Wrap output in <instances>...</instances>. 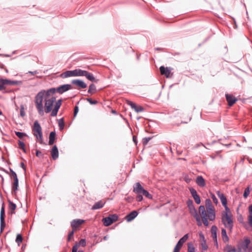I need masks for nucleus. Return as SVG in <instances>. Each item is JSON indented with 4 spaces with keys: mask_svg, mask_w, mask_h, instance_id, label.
<instances>
[{
    "mask_svg": "<svg viewBox=\"0 0 252 252\" xmlns=\"http://www.w3.org/2000/svg\"><path fill=\"white\" fill-rule=\"evenodd\" d=\"M248 221H249V225L250 227H251L252 228L250 229L249 226L247 224H245L244 225V227L246 228V229H247V230L252 231V214H250V215L248 216Z\"/></svg>",
    "mask_w": 252,
    "mask_h": 252,
    "instance_id": "f704fd0d",
    "label": "nucleus"
},
{
    "mask_svg": "<svg viewBox=\"0 0 252 252\" xmlns=\"http://www.w3.org/2000/svg\"><path fill=\"white\" fill-rule=\"evenodd\" d=\"M245 158H241L240 159V160L236 163V164H239L243 163L244 161Z\"/></svg>",
    "mask_w": 252,
    "mask_h": 252,
    "instance_id": "69168bd1",
    "label": "nucleus"
},
{
    "mask_svg": "<svg viewBox=\"0 0 252 252\" xmlns=\"http://www.w3.org/2000/svg\"><path fill=\"white\" fill-rule=\"evenodd\" d=\"M225 98L229 106H232L237 101V98L232 94H225Z\"/></svg>",
    "mask_w": 252,
    "mask_h": 252,
    "instance_id": "2eb2a0df",
    "label": "nucleus"
},
{
    "mask_svg": "<svg viewBox=\"0 0 252 252\" xmlns=\"http://www.w3.org/2000/svg\"><path fill=\"white\" fill-rule=\"evenodd\" d=\"M142 195L145 196L148 199H153V195L150 194L147 190L145 189L143 192L142 193Z\"/></svg>",
    "mask_w": 252,
    "mask_h": 252,
    "instance_id": "58836bf2",
    "label": "nucleus"
},
{
    "mask_svg": "<svg viewBox=\"0 0 252 252\" xmlns=\"http://www.w3.org/2000/svg\"><path fill=\"white\" fill-rule=\"evenodd\" d=\"M23 241V237L21 234H17V243L18 245L19 246L20 243H22Z\"/></svg>",
    "mask_w": 252,
    "mask_h": 252,
    "instance_id": "a18cd8bd",
    "label": "nucleus"
},
{
    "mask_svg": "<svg viewBox=\"0 0 252 252\" xmlns=\"http://www.w3.org/2000/svg\"><path fill=\"white\" fill-rule=\"evenodd\" d=\"M224 252H241V248L236 249L235 247H232L231 245L227 244L223 249Z\"/></svg>",
    "mask_w": 252,
    "mask_h": 252,
    "instance_id": "4be33fe9",
    "label": "nucleus"
},
{
    "mask_svg": "<svg viewBox=\"0 0 252 252\" xmlns=\"http://www.w3.org/2000/svg\"><path fill=\"white\" fill-rule=\"evenodd\" d=\"M127 104L130 106V107L137 113L144 111L143 107L141 106H137L135 103L130 100H127Z\"/></svg>",
    "mask_w": 252,
    "mask_h": 252,
    "instance_id": "f3484780",
    "label": "nucleus"
},
{
    "mask_svg": "<svg viewBox=\"0 0 252 252\" xmlns=\"http://www.w3.org/2000/svg\"><path fill=\"white\" fill-rule=\"evenodd\" d=\"M152 139L151 137H145L143 139V144L144 145H146L148 144L149 141Z\"/></svg>",
    "mask_w": 252,
    "mask_h": 252,
    "instance_id": "8fccbe9b",
    "label": "nucleus"
},
{
    "mask_svg": "<svg viewBox=\"0 0 252 252\" xmlns=\"http://www.w3.org/2000/svg\"><path fill=\"white\" fill-rule=\"evenodd\" d=\"M56 100V97L52 96L50 98H45V112L49 113L52 109L53 104Z\"/></svg>",
    "mask_w": 252,
    "mask_h": 252,
    "instance_id": "39448f33",
    "label": "nucleus"
},
{
    "mask_svg": "<svg viewBox=\"0 0 252 252\" xmlns=\"http://www.w3.org/2000/svg\"><path fill=\"white\" fill-rule=\"evenodd\" d=\"M221 235L222 237V239L224 243L227 242L229 241V237L227 235L226 231L224 228H222L221 230Z\"/></svg>",
    "mask_w": 252,
    "mask_h": 252,
    "instance_id": "473e14b6",
    "label": "nucleus"
},
{
    "mask_svg": "<svg viewBox=\"0 0 252 252\" xmlns=\"http://www.w3.org/2000/svg\"><path fill=\"white\" fill-rule=\"evenodd\" d=\"M74 233V230H72L71 231L69 232V233L68 234L67 237V241L69 242L71 240V238L73 236Z\"/></svg>",
    "mask_w": 252,
    "mask_h": 252,
    "instance_id": "603ef678",
    "label": "nucleus"
},
{
    "mask_svg": "<svg viewBox=\"0 0 252 252\" xmlns=\"http://www.w3.org/2000/svg\"><path fill=\"white\" fill-rule=\"evenodd\" d=\"M49 139V145H52L54 143L56 139V132L55 131H51L50 133Z\"/></svg>",
    "mask_w": 252,
    "mask_h": 252,
    "instance_id": "c756f323",
    "label": "nucleus"
},
{
    "mask_svg": "<svg viewBox=\"0 0 252 252\" xmlns=\"http://www.w3.org/2000/svg\"><path fill=\"white\" fill-rule=\"evenodd\" d=\"M138 215L137 211L134 210L128 214L126 217L125 219L127 222H130L133 220Z\"/></svg>",
    "mask_w": 252,
    "mask_h": 252,
    "instance_id": "aec40b11",
    "label": "nucleus"
},
{
    "mask_svg": "<svg viewBox=\"0 0 252 252\" xmlns=\"http://www.w3.org/2000/svg\"><path fill=\"white\" fill-rule=\"evenodd\" d=\"M202 249L204 251L208 249V246L206 245V241L204 240V243L201 244Z\"/></svg>",
    "mask_w": 252,
    "mask_h": 252,
    "instance_id": "052dcab7",
    "label": "nucleus"
},
{
    "mask_svg": "<svg viewBox=\"0 0 252 252\" xmlns=\"http://www.w3.org/2000/svg\"><path fill=\"white\" fill-rule=\"evenodd\" d=\"M217 194L218 197L220 198L222 205H226V204H227V201L226 197L225 196V195L222 193H221L219 191L217 192Z\"/></svg>",
    "mask_w": 252,
    "mask_h": 252,
    "instance_id": "bb28decb",
    "label": "nucleus"
},
{
    "mask_svg": "<svg viewBox=\"0 0 252 252\" xmlns=\"http://www.w3.org/2000/svg\"><path fill=\"white\" fill-rule=\"evenodd\" d=\"M248 209L249 213L252 214V204L249 206Z\"/></svg>",
    "mask_w": 252,
    "mask_h": 252,
    "instance_id": "774afa93",
    "label": "nucleus"
},
{
    "mask_svg": "<svg viewBox=\"0 0 252 252\" xmlns=\"http://www.w3.org/2000/svg\"><path fill=\"white\" fill-rule=\"evenodd\" d=\"M196 183L201 188L204 187L206 186L205 180L202 176H198L196 177Z\"/></svg>",
    "mask_w": 252,
    "mask_h": 252,
    "instance_id": "b1692460",
    "label": "nucleus"
},
{
    "mask_svg": "<svg viewBox=\"0 0 252 252\" xmlns=\"http://www.w3.org/2000/svg\"><path fill=\"white\" fill-rule=\"evenodd\" d=\"M238 220L239 221V222L240 223H244L243 218L242 216H241L238 219Z\"/></svg>",
    "mask_w": 252,
    "mask_h": 252,
    "instance_id": "338daca9",
    "label": "nucleus"
},
{
    "mask_svg": "<svg viewBox=\"0 0 252 252\" xmlns=\"http://www.w3.org/2000/svg\"><path fill=\"white\" fill-rule=\"evenodd\" d=\"M62 99H60L56 102L54 108L51 113V117H55L57 115L59 110L62 105Z\"/></svg>",
    "mask_w": 252,
    "mask_h": 252,
    "instance_id": "4468645a",
    "label": "nucleus"
},
{
    "mask_svg": "<svg viewBox=\"0 0 252 252\" xmlns=\"http://www.w3.org/2000/svg\"><path fill=\"white\" fill-rule=\"evenodd\" d=\"M211 197L213 199V202L217 204L218 202V200L216 196L215 195V194L212 193L211 194Z\"/></svg>",
    "mask_w": 252,
    "mask_h": 252,
    "instance_id": "bf43d9fd",
    "label": "nucleus"
},
{
    "mask_svg": "<svg viewBox=\"0 0 252 252\" xmlns=\"http://www.w3.org/2000/svg\"><path fill=\"white\" fill-rule=\"evenodd\" d=\"M96 92V89L95 85L93 83L91 84L89 86V88L88 91V93L90 94H95Z\"/></svg>",
    "mask_w": 252,
    "mask_h": 252,
    "instance_id": "c9c22d12",
    "label": "nucleus"
},
{
    "mask_svg": "<svg viewBox=\"0 0 252 252\" xmlns=\"http://www.w3.org/2000/svg\"><path fill=\"white\" fill-rule=\"evenodd\" d=\"M77 244H78V245L79 246V247L80 246H81L82 247H85L86 245V240L85 239H81L79 243H76Z\"/></svg>",
    "mask_w": 252,
    "mask_h": 252,
    "instance_id": "c03bdc74",
    "label": "nucleus"
},
{
    "mask_svg": "<svg viewBox=\"0 0 252 252\" xmlns=\"http://www.w3.org/2000/svg\"><path fill=\"white\" fill-rule=\"evenodd\" d=\"M0 220V230H1V232H2V231L3 230V229H4V228L5 227V220L3 219V220Z\"/></svg>",
    "mask_w": 252,
    "mask_h": 252,
    "instance_id": "5fc2aeb1",
    "label": "nucleus"
},
{
    "mask_svg": "<svg viewBox=\"0 0 252 252\" xmlns=\"http://www.w3.org/2000/svg\"><path fill=\"white\" fill-rule=\"evenodd\" d=\"M224 208H225V212H227L229 214H230V209H229V208L228 207L227 205V204H226V205H222Z\"/></svg>",
    "mask_w": 252,
    "mask_h": 252,
    "instance_id": "0e129e2a",
    "label": "nucleus"
},
{
    "mask_svg": "<svg viewBox=\"0 0 252 252\" xmlns=\"http://www.w3.org/2000/svg\"><path fill=\"white\" fill-rule=\"evenodd\" d=\"M189 191L191 194V196L193 198L195 203L197 204H199L201 203V199L199 195L197 194L196 190L193 188H190L189 189Z\"/></svg>",
    "mask_w": 252,
    "mask_h": 252,
    "instance_id": "f8f14e48",
    "label": "nucleus"
},
{
    "mask_svg": "<svg viewBox=\"0 0 252 252\" xmlns=\"http://www.w3.org/2000/svg\"><path fill=\"white\" fill-rule=\"evenodd\" d=\"M188 252H195V248L191 243H188Z\"/></svg>",
    "mask_w": 252,
    "mask_h": 252,
    "instance_id": "4c0bfd02",
    "label": "nucleus"
},
{
    "mask_svg": "<svg viewBox=\"0 0 252 252\" xmlns=\"http://www.w3.org/2000/svg\"><path fill=\"white\" fill-rule=\"evenodd\" d=\"M250 239L246 237L241 243L240 247H239V248H241V250L243 249L244 252H252V246H250Z\"/></svg>",
    "mask_w": 252,
    "mask_h": 252,
    "instance_id": "423d86ee",
    "label": "nucleus"
},
{
    "mask_svg": "<svg viewBox=\"0 0 252 252\" xmlns=\"http://www.w3.org/2000/svg\"><path fill=\"white\" fill-rule=\"evenodd\" d=\"M72 88V86L70 84H63L57 88H55L56 92L62 94L63 93L67 92Z\"/></svg>",
    "mask_w": 252,
    "mask_h": 252,
    "instance_id": "1a4fd4ad",
    "label": "nucleus"
},
{
    "mask_svg": "<svg viewBox=\"0 0 252 252\" xmlns=\"http://www.w3.org/2000/svg\"><path fill=\"white\" fill-rule=\"evenodd\" d=\"M105 204V202L102 200L99 201L94 204L92 206V210H97L102 208Z\"/></svg>",
    "mask_w": 252,
    "mask_h": 252,
    "instance_id": "c85d7f7f",
    "label": "nucleus"
},
{
    "mask_svg": "<svg viewBox=\"0 0 252 252\" xmlns=\"http://www.w3.org/2000/svg\"><path fill=\"white\" fill-rule=\"evenodd\" d=\"M32 130L33 132V135L36 139H38V137L37 136V134L42 133V128L38 121L36 120L34 122Z\"/></svg>",
    "mask_w": 252,
    "mask_h": 252,
    "instance_id": "6e6552de",
    "label": "nucleus"
},
{
    "mask_svg": "<svg viewBox=\"0 0 252 252\" xmlns=\"http://www.w3.org/2000/svg\"><path fill=\"white\" fill-rule=\"evenodd\" d=\"M217 230L218 228L216 225H213L211 227V231L212 233V236L213 240L216 242L217 244Z\"/></svg>",
    "mask_w": 252,
    "mask_h": 252,
    "instance_id": "a878e982",
    "label": "nucleus"
},
{
    "mask_svg": "<svg viewBox=\"0 0 252 252\" xmlns=\"http://www.w3.org/2000/svg\"><path fill=\"white\" fill-rule=\"evenodd\" d=\"M59 126L61 130H63L64 127V123L63 118H61L59 121Z\"/></svg>",
    "mask_w": 252,
    "mask_h": 252,
    "instance_id": "ea45409f",
    "label": "nucleus"
},
{
    "mask_svg": "<svg viewBox=\"0 0 252 252\" xmlns=\"http://www.w3.org/2000/svg\"><path fill=\"white\" fill-rule=\"evenodd\" d=\"M23 85V86L25 87V82L23 81H17V86H20V85Z\"/></svg>",
    "mask_w": 252,
    "mask_h": 252,
    "instance_id": "e2e57ef3",
    "label": "nucleus"
},
{
    "mask_svg": "<svg viewBox=\"0 0 252 252\" xmlns=\"http://www.w3.org/2000/svg\"><path fill=\"white\" fill-rule=\"evenodd\" d=\"M85 220L81 219H75L73 220L71 222V226L73 230H75L80 225L84 223Z\"/></svg>",
    "mask_w": 252,
    "mask_h": 252,
    "instance_id": "a211bd4d",
    "label": "nucleus"
},
{
    "mask_svg": "<svg viewBox=\"0 0 252 252\" xmlns=\"http://www.w3.org/2000/svg\"><path fill=\"white\" fill-rule=\"evenodd\" d=\"M172 68L171 67H164V66H161L159 67V71L161 75H164L166 78H170L171 77Z\"/></svg>",
    "mask_w": 252,
    "mask_h": 252,
    "instance_id": "9d476101",
    "label": "nucleus"
},
{
    "mask_svg": "<svg viewBox=\"0 0 252 252\" xmlns=\"http://www.w3.org/2000/svg\"><path fill=\"white\" fill-rule=\"evenodd\" d=\"M205 206L207 211L215 210V208L212 204V201L209 198H207L205 200Z\"/></svg>",
    "mask_w": 252,
    "mask_h": 252,
    "instance_id": "cd10ccee",
    "label": "nucleus"
},
{
    "mask_svg": "<svg viewBox=\"0 0 252 252\" xmlns=\"http://www.w3.org/2000/svg\"><path fill=\"white\" fill-rule=\"evenodd\" d=\"M91 104H96L98 103L97 100H93L91 98H86V99Z\"/></svg>",
    "mask_w": 252,
    "mask_h": 252,
    "instance_id": "3c124183",
    "label": "nucleus"
},
{
    "mask_svg": "<svg viewBox=\"0 0 252 252\" xmlns=\"http://www.w3.org/2000/svg\"><path fill=\"white\" fill-rule=\"evenodd\" d=\"M16 85V81H11L7 79H0V87L1 90L5 88L6 85Z\"/></svg>",
    "mask_w": 252,
    "mask_h": 252,
    "instance_id": "ddd939ff",
    "label": "nucleus"
},
{
    "mask_svg": "<svg viewBox=\"0 0 252 252\" xmlns=\"http://www.w3.org/2000/svg\"><path fill=\"white\" fill-rule=\"evenodd\" d=\"M5 219V210L4 204H2V207L0 210V220Z\"/></svg>",
    "mask_w": 252,
    "mask_h": 252,
    "instance_id": "e433bc0d",
    "label": "nucleus"
},
{
    "mask_svg": "<svg viewBox=\"0 0 252 252\" xmlns=\"http://www.w3.org/2000/svg\"><path fill=\"white\" fill-rule=\"evenodd\" d=\"M199 213L202 217H207V211L203 205H200L199 207Z\"/></svg>",
    "mask_w": 252,
    "mask_h": 252,
    "instance_id": "72a5a7b5",
    "label": "nucleus"
},
{
    "mask_svg": "<svg viewBox=\"0 0 252 252\" xmlns=\"http://www.w3.org/2000/svg\"><path fill=\"white\" fill-rule=\"evenodd\" d=\"M187 204L189 209V213L192 216H194L198 214L197 210L194 207L193 201L191 199H188L187 201Z\"/></svg>",
    "mask_w": 252,
    "mask_h": 252,
    "instance_id": "9b49d317",
    "label": "nucleus"
},
{
    "mask_svg": "<svg viewBox=\"0 0 252 252\" xmlns=\"http://www.w3.org/2000/svg\"><path fill=\"white\" fill-rule=\"evenodd\" d=\"M18 145H19V148L22 149L23 150V151L26 153V149H25V143L21 141V140H19L18 141Z\"/></svg>",
    "mask_w": 252,
    "mask_h": 252,
    "instance_id": "37998d69",
    "label": "nucleus"
},
{
    "mask_svg": "<svg viewBox=\"0 0 252 252\" xmlns=\"http://www.w3.org/2000/svg\"><path fill=\"white\" fill-rule=\"evenodd\" d=\"M79 111V107L76 105L74 107V117H76V116L77 115L78 112Z\"/></svg>",
    "mask_w": 252,
    "mask_h": 252,
    "instance_id": "680f3d73",
    "label": "nucleus"
},
{
    "mask_svg": "<svg viewBox=\"0 0 252 252\" xmlns=\"http://www.w3.org/2000/svg\"><path fill=\"white\" fill-rule=\"evenodd\" d=\"M202 219L204 225L206 226H207L209 225L207 217H202Z\"/></svg>",
    "mask_w": 252,
    "mask_h": 252,
    "instance_id": "864d4df0",
    "label": "nucleus"
},
{
    "mask_svg": "<svg viewBox=\"0 0 252 252\" xmlns=\"http://www.w3.org/2000/svg\"><path fill=\"white\" fill-rule=\"evenodd\" d=\"M78 247H79V246L76 243L72 247V252H78L77 250H78Z\"/></svg>",
    "mask_w": 252,
    "mask_h": 252,
    "instance_id": "13d9d810",
    "label": "nucleus"
},
{
    "mask_svg": "<svg viewBox=\"0 0 252 252\" xmlns=\"http://www.w3.org/2000/svg\"><path fill=\"white\" fill-rule=\"evenodd\" d=\"M189 238V234H185L183 237H182L178 242L176 245L175 246L173 252H179L181 248L182 247L184 243L188 240Z\"/></svg>",
    "mask_w": 252,
    "mask_h": 252,
    "instance_id": "0eeeda50",
    "label": "nucleus"
},
{
    "mask_svg": "<svg viewBox=\"0 0 252 252\" xmlns=\"http://www.w3.org/2000/svg\"><path fill=\"white\" fill-rule=\"evenodd\" d=\"M83 70L81 69H76L73 70H67L62 73L60 76L62 78H66L71 76H82Z\"/></svg>",
    "mask_w": 252,
    "mask_h": 252,
    "instance_id": "7ed1b4c3",
    "label": "nucleus"
},
{
    "mask_svg": "<svg viewBox=\"0 0 252 252\" xmlns=\"http://www.w3.org/2000/svg\"><path fill=\"white\" fill-rule=\"evenodd\" d=\"M37 136L38 137V138L37 139L38 140V141L40 143V144H44V143H43V134H42V133H39V134H37Z\"/></svg>",
    "mask_w": 252,
    "mask_h": 252,
    "instance_id": "09e8293b",
    "label": "nucleus"
},
{
    "mask_svg": "<svg viewBox=\"0 0 252 252\" xmlns=\"http://www.w3.org/2000/svg\"><path fill=\"white\" fill-rule=\"evenodd\" d=\"M193 217L195 219V220L197 221V225L199 226H201L202 222L201 221L200 218L198 214H197V215L194 216Z\"/></svg>",
    "mask_w": 252,
    "mask_h": 252,
    "instance_id": "49530a36",
    "label": "nucleus"
},
{
    "mask_svg": "<svg viewBox=\"0 0 252 252\" xmlns=\"http://www.w3.org/2000/svg\"><path fill=\"white\" fill-rule=\"evenodd\" d=\"M56 93L55 88H50L47 91L42 90L38 92L35 96V104L38 114L40 116L44 115V107L43 105V98H48L51 94Z\"/></svg>",
    "mask_w": 252,
    "mask_h": 252,
    "instance_id": "f257e3e1",
    "label": "nucleus"
},
{
    "mask_svg": "<svg viewBox=\"0 0 252 252\" xmlns=\"http://www.w3.org/2000/svg\"><path fill=\"white\" fill-rule=\"evenodd\" d=\"M27 135L25 132H22L19 131H17V136L19 138L22 139L25 136H27Z\"/></svg>",
    "mask_w": 252,
    "mask_h": 252,
    "instance_id": "de8ad7c7",
    "label": "nucleus"
},
{
    "mask_svg": "<svg viewBox=\"0 0 252 252\" xmlns=\"http://www.w3.org/2000/svg\"><path fill=\"white\" fill-rule=\"evenodd\" d=\"M8 209L9 211V213L12 215L15 213V210L16 209V204L13 203L10 200H8Z\"/></svg>",
    "mask_w": 252,
    "mask_h": 252,
    "instance_id": "2f4dec72",
    "label": "nucleus"
},
{
    "mask_svg": "<svg viewBox=\"0 0 252 252\" xmlns=\"http://www.w3.org/2000/svg\"><path fill=\"white\" fill-rule=\"evenodd\" d=\"M10 171L12 173V175L13 179L11 192L14 195H16V172L11 169H10Z\"/></svg>",
    "mask_w": 252,
    "mask_h": 252,
    "instance_id": "5701e85b",
    "label": "nucleus"
},
{
    "mask_svg": "<svg viewBox=\"0 0 252 252\" xmlns=\"http://www.w3.org/2000/svg\"><path fill=\"white\" fill-rule=\"evenodd\" d=\"M137 195L136 198V201L140 202L143 200V196L142 194H137Z\"/></svg>",
    "mask_w": 252,
    "mask_h": 252,
    "instance_id": "4d7b16f0",
    "label": "nucleus"
},
{
    "mask_svg": "<svg viewBox=\"0 0 252 252\" xmlns=\"http://www.w3.org/2000/svg\"><path fill=\"white\" fill-rule=\"evenodd\" d=\"M35 155L37 157L39 158H43V155H42L41 154V152L38 150H36Z\"/></svg>",
    "mask_w": 252,
    "mask_h": 252,
    "instance_id": "6e6d98bb",
    "label": "nucleus"
},
{
    "mask_svg": "<svg viewBox=\"0 0 252 252\" xmlns=\"http://www.w3.org/2000/svg\"><path fill=\"white\" fill-rule=\"evenodd\" d=\"M51 156L54 160L57 159L59 157V151L56 145H54L51 150Z\"/></svg>",
    "mask_w": 252,
    "mask_h": 252,
    "instance_id": "393cba45",
    "label": "nucleus"
},
{
    "mask_svg": "<svg viewBox=\"0 0 252 252\" xmlns=\"http://www.w3.org/2000/svg\"><path fill=\"white\" fill-rule=\"evenodd\" d=\"M250 187L248 186V187H247L245 190H244V193H243V197L245 198H246L248 197V196L250 194Z\"/></svg>",
    "mask_w": 252,
    "mask_h": 252,
    "instance_id": "a19ab883",
    "label": "nucleus"
},
{
    "mask_svg": "<svg viewBox=\"0 0 252 252\" xmlns=\"http://www.w3.org/2000/svg\"><path fill=\"white\" fill-rule=\"evenodd\" d=\"M118 219L119 216L118 215L116 214H111L109 215L108 217L103 218L102 222L104 226H109L113 222L117 221Z\"/></svg>",
    "mask_w": 252,
    "mask_h": 252,
    "instance_id": "20e7f679",
    "label": "nucleus"
},
{
    "mask_svg": "<svg viewBox=\"0 0 252 252\" xmlns=\"http://www.w3.org/2000/svg\"><path fill=\"white\" fill-rule=\"evenodd\" d=\"M208 214L207 217L208 219L211 221H213L216 218L215 210H212L211 211H207Z\"/></svg>",
    "mask_w": 252,
    "mask_h": 252,
    "instance_id": "7c9ffc66",
    "label": "nucleus"
},
{
    "mask_svg": "<svg viewBox=\"0 0 252 252\" xmlns=\"http://www.w3.org/2000/svg\"><path fill=\"white\" fill-rule=\"evenodd\" d=\"M145 189L139 182H137L133 186V192L136 194H142Z\"/></svg>",
    "mask_w": 252,
    "mask_h": 252,
    "instance_id": "6ab92c4d",
    "label": "nucleus"
},
{
    "mask_svg": "<svg viewBox=\"0 0 252 252\" xmlns=\"http://www.w3.org/2000/svg\"><path fill=\"white\" fill-rule=\"evenodd\" d=\"M232 215L231 213L229 214L227 212H224L221 218L222 223L225 227L229 229L230 232L232 231L233 227V221L232 220Z\"/></svg>",
    "mask_w": 252,
    "mask_h": 252,
    "instance_id": "f03ea898",
    "label": "nucleus"
},
{
    "mask_svg": "<svg viewBox=\"0 0 252 252\" xmlns=\"http://www.w3.org/2000/svg\"><path fill=\"white\" fill-rule=\"evenodd\" d=\"M82 76H85L87 79L89 80L97 83L98 81V79H96L94 77V75L86 70H83L82 75Z\"/></svg>",
    "mask_w": 252,
    "mask_h": 252,
    "instance_id": "dca6fc26",
    "label": "nucleus"
},
{
    "mask_svg": "<svg viewBox=\"0 0 252 252\" xmlns=\"http://www.w3.org/2000/svg\"><path fill=\"white\" fill-rule=\"evenodd\" d=\"M71 83L76 85L81 89H85L87 87V85L82 80L80 79H74L72 80Z\"/></svg>",
    "mask_w": 252,
    "mask_h": 252,
    "instance_id": "412c9836",
    "label": "nucleus"
},
{
    "mask_svg": "<svg viewBox=\"0 0 252 252\" xmlns=\"http://www.w3.org/2000/svg\"><path fill=\"white\" fill-rule=\"evenodd\" d=\"M25 108L24 105H20V116L24 117L26 115Z\"/></svg>",
    "mask_w": 252,
    "mask_h": 252,
    "instance_id": "79ce46f5",
    "label": "nucleus"
}]
</instances>
